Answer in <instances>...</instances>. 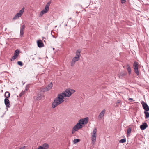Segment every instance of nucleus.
I'll use <instances>...</instances> for the list:
<instances>
[{
    "instance_id": "nucleus-1",
    "label": "nucleus",
    "mask_w": 149,
    "mask_h": 149,
    "mask_svg": "<svg viewBox=\"0 0 149 149\" xmlns=\"http://www.w3.org/2000/svg\"><path fill=\"white\" fill-rule=\"evenodd\" d=\"M75 91L73 89H68L65 91L58 95L57 97L55 99L52 103V106L54 108L57 106L63 103L64 100L63 99L65 97H69L71 94L74 93Z\"/></svg>"
},
{
    "instance_id": "nucleus-2",
    "label": "nucleus",
    "mask_w": 149,
    "mask_h": 149,
    "mask_svg": "<svg viewBox=\"0 0 149 149\" xmlns=\"http://www.w3.org/2000/svg\"><path fill=\"white\" fill-rule=\"evenodd\" d=\"M24 8L23 7L22 9L19 12L15 15V16L13 17V19L14 20H16L20 17L22 15L24 12Z\"/></svg>"
},
{
    "instance_id": "nucleus-3",
    "label": "nucleus",
    "mask_w": 149,
    "mask_h": 149,
    "mask_svg": "<svg viewBox=\"0 0 149 149\" xmlns=\"http://www.w3.org/2000/svg\"><path fill=\"white\" fill-rule=\"evenodd\" d=\"M83 126L79 123H78L75 125L72 128V133L73 134L76 131L79 130V129L81 128Z\"/></svg>"
},
{
    "instance_id": "nucleus-4",
    "label": "nucleus",
    "mask_w": 149,
    "mask_h": 149,
    "mask_svg": "<svg viewBox=\"0 0 149 149\" xmlns=\"http://www.w3.org/2000/svg\"><path fill=\"white\" fill-rule=\"evenodd\" d=\"M97 135V129L95 128L92 132V135L91 136V140L93 144H94L95 142Z\"/></svg>"
},
{
    "instance_id": "nucleus-5",
    "label": "nucleus",
    "mask_w": 149,
    "mask_h": 149,
    "mask_svg": "<svg viewBox=\"0 0 149 149\" xmlns=\"http://www.w3.org/2000/svg\"><path fill=\"white\" fill-rule=\"evenodd\" d=\"M41 89L36 94V97H34V98L36 100H40L42 98V92L43 91H41Z\"/></svg>"
},
{
    "instance_id": "nucleus-6",
    "label": "nucleus",
    "mask_w": 149,
    "mask_h": 149,
    "mask_svg": "<svg viewBox=\"0 0 149 149\" xmlns=\"http://www.w3.org/2000/svg\"><path fill=\"white\" fill-rule=\"evenodd\" d=\"M53 86V84L52 83H50L49 84L48 86L46 87V88H41V91H43V92L46 91H48L51 89Z\"/></svg>"
},
{
    "instance_id": "nucleus-7",
    "label": "nucleus",
    "mask_w": 149,
    "mask_h": 149,
    "mask_svg": "<svg viewBox=\"0 0 149 149\" xmlns=\"http://www.w3.org/2000/svg\"><path fill=\"white\" fill-rule=\"evenodd\" d=\"M141 102L142 105L143 109L145 110L144 111H149V107L147 104L143 101H142Z\"/></svg>"
},
{
    "instance_id": "nucleus-8",
    "label": "nucleus",
    "mask_w": 149,
    "mask_h": 149,
    "mask_svg": "<svg viewBox=\"0 0 149 149\" xmlns=\"http://www.w3.org/2000/svg\"><path fill=\"white\" fill-rule=\"evenodd\" d=\"M88 121V118H86L84 119H81L79 121L78 123H79L81 125L86 124Z\"/></svg>"
},
{
    "instance_id": "nucleus-9",
    "label": "nucleus",
    "mask_w": 149,
    "mask_h": 149,
    "mask_svg": "<svg viewBox=\"0 0 149 149\" xmlns=\"http://www.w3.org/2000/svg\"><path fill=\"white\" fill-rule=\"evenodd\" d=\"M19 53V50L18 49L16 50L15 51L14 56L11 58V60L12 61L16 59L18 57Z\"/></svg>"
},
{
    "instance_id": "nucleus-10",
    "label": "nucleus",
    "mask_w": 149,
    "mask_h": 149,
    "mask_svg": "<svg viewBox=\"0 0 149 149\" xmlns=\"http://www.w3.org/2000/svg\"><path fill=\"white\" fill-rule=\"evenodd\" d=\"M79 57H74L72 59L71 63V66H73L75 64V62L79 60Z\"/></svg>"
},
{
    "instance_id": "nucleus-11",
    "label": "nucleus",
    "mask_w": 149,
    "mask_h": 149,
    "mask_svg": "<svg viewBox=\"0 0 149 149\" xmlns=\"http://www.w3.org/2000/svg\"><path fill=\"white\" fill-rule=\"evenodd\" d=\"M106 110L105 109H103L99 114L98 116V119L99 120H100L103 117L104 113H105Z\"/></svg>"
},
{
    "instance_id": "nucleus-12",
    "label": "nucleus",
    "mask_w": 149,
    "mask_h": 149,
    "mask_svg": "<svg viewBox=\"0 0 149 149\" xmlns=\"http://www.w3.org/2000/svg\"><path fill=\"white\" fill-rule=\"evenodd\" d=\"M4 103L6 106L8 107H10V102L9 100L6 98L4 100Z\"/></svg>"
},
{
    "instance_id": "nucleus-13",
    "label": "nucleus",
    "mask_w": 149,
    "mask_h": 149,
    "mask_svg": "<svg viewBox=\"0 0 149 149\" xmlns=\"http://www.w3.org/2000/svg\"><path fill=\"white\" fill-rule=\"evenodd\" d=\"M25 26L24 25H23L21 27L20 30V35L22 37L23 36L24 34V31L25 29Z\"/></svg>"
},
{
    "instance_id": "nucleus-14",
    "label": "nucleus",
    "mask_w": 149,
    "mask_h": 149,
    "mask_svg": "<svg viewBox=\"0 0 149 149\" xmlns=\"http://www.w3.org/2000/svg\"><path fill=\"white\" fill-rule=\"evenodd\" d=\"M38 46L39 47H42L44 46V44L41 40H39L37 41Z\"/></svg>"
},
{
    "instance_id": "nucleus-15",
    "label": "nucleus",
    "mask_w": 149,
    "mask_h": 149,
    "mask_svg": "<svg viewBox=\"0 0 149 149\" xmlns=\"http://www.w3.org/2000/svg\"><path fill=\"white\" fill-rule=\"evenodd\" d=\"M148 127V125L146 123H144L140 126V128L142 130H144Z\"/></svg>"
},
{
    "instance_id": "nucleus-16",
    "label": "nucleus",
    "mask_w": 149,
    "mask_h": 149,
    "mask_svg": "<svg viewBox=\"0 0 149 149\" xmlns=\"http://www.w3.org/2000/svg\"><path fill=\"white\" fill-rule=\"evenodd\" d=\"M81 51L80 50H77L76 52V55L77 56L76 57H79V58L80 59V57L81 56L80 55Z\"/></svg>"
},
{
    "instance_id": "nucleus-17",
    "label": "nucleus",
    "mask_w": 149,
    "mask_h": 149,
    "mask_svg": "<svg viewBox=\"0 0 149 149\" xmlns=\"http://www.w3.org/2000/svg\"><path fill=\"white\" fill-rule=\"evenodd\" d=\"M148 111H144V113L145 115V118L146 119L149 117V113L148 112Z\"/></svg>"
},
{
    "instance_id": "nucleus-18",
    "label": "nucleus",
    "mask_w": 149,
    "mask_h": 149,
    "mask_svg": "<svg viewBox=\"0 0 149 149\" xmlns=\"http://www.w3.org/2000/svg\"><path fill=\"white\" fill-rule=\"evenodd\" d=\"M127 70L128 72V73L130 74L131 73V68L130 66L128 65L127 64Z\"/></svg>"
},
{
    "instance_id": "nucleus-19",
    "label": "nucleus",
    "mask_w": 149,
    "mask_h": 149,
    "mask_svg": "<svg viewBox=\"0 0 149 149\" xmlns=\"http://www.w3.org/2000/svg\"><path fill=\"white\" fill-rule=\"evenodd\" d=\"M134 68H138V63L136 61L134 62L133 64Z\"/></svg>"
},
{
    "instance_id": "nucleus-20",
    "label": "nucleus",
    "mask_w": 149,
    "mask_h": 149,
    "mask_svg": "<svg viewBox=\"0 0 149 149\" xmlns=\"http://www.w3.org/2000/svg\"><path fill=\"white\" fill-rule=\"evenodd\" d=\"M10 94L9 92L6 91L5 93V96L7 98L10 96Z\"/></svg>"
},
{
    "instance_id": "nucleus-21",
    "label": "nucleus",
    "mask_w": 149,
    "mask_h": 149,
    "mask_svg": "<svg viewBox=\"0 0 149 149\" xmlns=\"http://www.w3.org/2000/svg\"><path fill=\"white\" fill-rule=\"evenodd\" d=\"M42 147L44 149H48L49 148V145L45 143L42 145Z\"/></svg>"
},
{
    "instance_id": "nucleus-22",
    "label": "nucleus",
    "mask_w": 149,
    "mask_h": 149,
    "mask_svg": "<svg viewBox=\"0 0 149 149\" xmlns=\"http://www.w3.org/2000/svg\"><path fill=\"white\" fill-rule=\"evenodd\" d=\"M131 131V128H128L127 129V136L130 135V134Z\"/></svg>"
},
{
    "instance_id": "nucleus-23",
    "label": "nucleus",
    "mask_w": 149,
    "mask_h": 149,
    "mask_svg": "<svg viewBox=\"0 0 149 149\" xmlns=\"http://www.w3.org/2000/svg\"><path fill=\"white\" fill-rule=\"evenodd\" d=\"M46 13V12H45L44 10H42L40 12V15H39V17H42L44 14H45Z\"/></svg>"
},
{
    "instance_id": "nucleus-24",
    "label": "nucleus",
    "mask_w": 149,
    "mask_h": 149,
    "mask_svg": "<svg viewBox=\"0 0 149 149\" xmlns=\"http://www.w3.org/2000/svg\"><path fill=\"white\" fill-rule=\"evenodd\" d=\"M127 74V73L125 72H121L120 73V76L121 77H123Z\"/></svg>"
},
{
    "instance_id": "nucleus-25",
    "label": "nucleus",
    "mask_w": 149,
    "mask_h": 149,
    "mask_svg": "<svg viewBox=\"0 0 149 149\" xmlns=\"http://www.w3.org/2000/svg\"><path fill=\"white\" fill-rule=\"evenodd\" d=\"M126 140L125 139H122L119 141V142L121 143H123L126 142Z\"/></svg>"
},
{
    "instance_id": "nucleus-26",
    "label": "nucleus",
    "mask_w": 149,
    "mask_h": 149,
    "mask_svg": "<svg viewBox=\"0 0 149 149\" xmlns=\"http://www.w3.org/2000/svg\"><path fill=\"white\" fill-rule=\"evenodd\" d=\"M80 139H75L73 141V142L74 143H76L78 142L79 141Z\"/></svg>"
},
{
    "instance_id": "nucleus-27",
    "label": "nucleus",
    "mask_w": 149,
    "mask_h": 149,
    "mask_svg": "<svg viewBox=\"0 0 149 149\" xmlns=\"http://www.w3.org/2000/svg\"><path fill=\"white\" fill-rule=\"evenodd\" d=\"M138 69V68H135V69H134V71H135V73L137 75H139V72Z\"/></svg>"
},
{
    "instance_id": "nucleus-28",
    "label": "nucleus",
    "mask_w": 149,
    "mask_h": 149,
    "mask_svg": "<svg viewBox=\"0 0 149 149\" xmlns=\"http://www.w3.org/2000/svg\"><path fill=\"white\" fill-rule=\"evenodd\" d=\"M17 64L20 66H22L23 65L22 62L21 61H19L17 62Z\"/></svg>"
},
{
    "instance_id": "nucleus-29",
    "label": "nucleus",
    "mask_w": 149,
    "mask_h": 149,
    "mask_svg": "<svg viewBox=\"0 0 149 149\" xmlns=\"http://www.w3.org/2000/svg\"><path fill=\"white\" fill-rule=\"evenodd\" d=\"M43 10L47 13L49 11V9L45 7V9Z\"/></svg>"
},
{
    "instance_id": "nucleus-30",
    "label": "nucleus",
    "mask_w": 149,
    "mask_h": 149,
    "mask_svg": "<svg viewBox=\"0 0 149 149\" xmlns=\"http://www.w3.org/2000/svg\"><path fill=\"white\" fill-rule=\"evenodd\" d=\"M29 89V86H27L26 87H25V89L24 91V92H25V91H27V90H28V89Z\"/></svg>"
},
{
    "instance_id": "nucleus-31",
    "label": "nucleus",
    "mask_w": 149,
    "mask_h": 149,
    "mask_svg": "<svg viewBox=\"0 0 149 149\" xmlns=\"http://www.w3.org/2000/svg\"><path fill=\"white\" fill-rule=\"evenodd\" d=\"M49 6H50V5H49V4L47 3L45 6V7L46 8H47L48 9H49Z\"/></svg>"
},
{
    "instance_id": "nucleus-32",
    "label": "nucleus",
    "mask_w": 149,
    "mask_h": 149,
    "mask_svg": "<svg viewBox=\"0 0 149 149\" xmlns=\"http://www.w3.org/2000/svg\"><path fill=\"white\" fill-rule=\"evenodd\" d=\"M38 149H44V148H43L42 147V146H39L38 148Z\"/></svg>"
},
{
    "instance_id": "nucleus-33",
    "label": "nucleus",
    "mask_w": 149,
    "mask_h": 149,
    "mask_svg": "<svg viewBox=\"0 0 149 149\" xmlns=\"http://www.w3.org/2000/svg\"><path fill=\"white\" fill-rule=\"evenodd\" d=\"M24 92H23L21 93H20V94H19V96H22V95H23L24 94Z\"/></svg>"
},
{
    "instance_id": "nucleus-34",
    "label": "nucleus",
    "mask_w": 149,
    "mask_h": 149,
    "mask_svg": "<svg viewBox=\"0 0 149 149\" xmlns=\"http://www.w3.org/2000/svg\"><path fill=\"white\" fill-rule=\"evenodd\" d=\"M122 1H121L122 3H123L125 2L126 1V0H121Z\"/></svg>"
},
{
    "instance_id": "nucleus-35",
    "label": "nucleus",
    "mask_w": 149,
    "mask_h": 149,
    "mask_svg": "<svg viewBox=\"0 0 149 149\" xmlns=\"http://www.w3.org/2000/svg\"><path fill=\"white\" fill-rule=\"evenodd\" d=\"M121 102V101L120 100H118L117 101V103L119 104Z\"/></svg>"
},
{
    "instance_id": "nucleus-36",
    "label": "nucleus",
    "mask_w": 149,
    "mask_h": 149,
    "mask_svg": "<svg viewBox=\"0 0 149 149\" xmlns=\"http://www.w3.org/2000/svg\"><path fill=\"white\" fill-rule=\"evenodd\" d=\"M51 1H49L48 2V3H47L48 4H49V5H50L51 3Z\"/></svg>"
},
{
    "instance_id": "nucleus-37",
    "label": "nucleus",
    "mask_w": 149,
    "mask_h": 149,
    "mask_svg": "<svg viewBox=\"0 0 149 149\" xmlns=\"http://www.w3.org/2000/svg\"><path fill=\"white\" fill-rule=\"evenodd\" d=\"M25 148V146H24L23 147H21V148H20L19 149H24Z\"/></svg>"
},
{
    "instance_id": "nucleus-38",
    "label": "nucleus",
    "mask_w": 149,
    "mask_h": 149,
    "mask_svg": "<svg viewBox=\"0 0 149 149\" xmlns=\"http://www.w3.org/2000/svg\"><path fill=\"white\" fill-rule=\"evenodd\" d=\"M129 100H133V101H134V100H133V99L131 98H129Z\"/></svg>"
}]
</instances>
